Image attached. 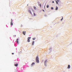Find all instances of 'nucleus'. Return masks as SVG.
<instances>
[{
    "label": "nucleus",
    "mask_w": 72,
    "mask_h": 72,
    "mask_svg": "<svg viewBox=\"0 0 72 72\" xmlns=\"http://www.w3.org/2000/svg\"><path fill=\"white\" fill-rule=\"evenodd\" d=\"M46 7H47V8H49V5H47Z\"/></svg>",
    "instance_id": "13"
},
{
    "label": "nucleus",
    "mask_w": 72,
    "mask_h": 72,
    "mask_svg": "<svg viewBox=\"0 0 72 72\" xmlns=\"http://www.w3.org/2000/svg\"><path fill=\"white\" fill-rule=\"evenodd\" d=\"M33 11V9L32 10Z\"/></svg>",
    "instance_id": "25"
},
{
    "label": "nucleus",
    "mask_w": 72,
    "mask_h": 72,
    "mask_svg": "<svg viewBox=\"0 0 72 72\" xmlns=\"http://www.w3.org/2000/svg\"><path fill=\"white\" fill-rule=\"evenodd\" d=\"M31 39V37H29L28 38V42H30V40Z\"/></svg>",
    "instance_id": "3"
},
{
    "label": "nucleus",
    "mask_w": 72,
    "mask_h": 72,
    "mask_svg": "<svg viewBox=\"0 0 72 72\" xmlns=\"http://www.w3.org/2000/svg\"><path fill=\"white\" fill-rule=\"evenodd\" d=\"M28 11L29 12V13H30V14H32V13L31 12V10H28Z\"/></svg>",
    "instance_id": "6"
},
{
    "label": "nucleus",
    "mask_w": 72,
    "mask_h": 72,
    "mask_svg": "<svg viewBox=\"0 0 72 72\" xmlns=\"http://www.w3.org/2000/svg\"><path fill=\"white\" fill-rule=\"evenodd\" d=\"M34 43H35V42L34 41H32V45H34Z\"/></svg>",
    "instance_id": "5"
},
{
    "label": "nucleus",
    "mask_w": 72,
    "mask_h": 72,
    "mask_svg": "<svg viewBox=\"0 0 72 72\" xmlns=\"http://www.w3.org/2000/svg\"><path fill=\"white\" fill-rule=\"evenodd\" d=\"M34 16H35L36 15V14L35 13H34Z\"/></svg>",
    "instance_id": "19"
},
{
    "label": "nucleus",
    "mask_w": 72,
    "mask_h": 72,
    "mask_svg": "<svg viewBox=\"0 0 72 72\" xmlns=\"http://www.w3.org/2000/svg\"><path fill=\"white\" fill-rule=\"evenodd\" d=\"M39 6H40V7H41V4H39Z\"/></svg>",
    "instance_id": "18"
},
{
    "label": "nucleus",
    "mask_w": 72,
    "mask_h": 72,
    "mask_svg": "<svg viewBox=\"0 0 72 72\" xmlns=\"http://www.w3.org/2000/svg\"><path fill=\"white\" fill-rule=\"evenodd\" d=\"M12 55H13V54H14V53H12Z\"/></svg>",
    "instance_id": "20"
},
{
    "label": "nucleus",
    "mask_w": 72,
    "mask_h": 72,
    "mask_svg": "<svg viewBox=\"0 0 72 72\" xmlns=\"http://www.w3.org/2000/svg\"><path fill=\"white\" fill-rule=\"evenodd\" d=\"M11 26H13V19H11Z\"/></svg>",
    "instance_id": "2"
},
{
    "label": "nucleus",
    "mask_w": 72,
    "mask_h": 72,
    "mask_svg": "<svg viewBox=\"0 0 72 72\" xmlns=\"http://www.w3.org/2000/svg\"><path fill=\"white\" fill-rule=\"evenodd\" d=\"M23 35H25V34H26V32H23Z\"/></svg>",
    "instance_id": "7"
},
{
    "label": "nucleus",
    "mask_w": 72,
    "mask_h": 72,
    "mask_svg": "<svg viewBox=\"0 0 72 72\" xmlns=\"http://www.w3.org/2000/svg\"><path fill=\"white\" fill-rule=\"evenodd\" d=\"M34 8L35 10H36V7H35L34 6Z\"/></svg>",
    "instance_id": "12"
},
{
    "label": "nucleus",
    "mask_w": 72,
    "mask_h": 72,
    "mask_svg": "<svg viewBox=\"0 0 72 72\" xmlns=\"http://www.w3.org/2000/svg\"><path fill=\"white\" fill-rule=\"evenodd\" d=\"M36 39V38H33L32 39L33 40H35V39Z\"/></svg>",
    "instance_id": "14"
},
{
    "label": "nucleus",
    "mask_w": 72,
    "mask_h": 72,
    "mask_svg": "<svg viewBox=\"0 0 72 72\" xmlns=\"http://www.w3.org/2000/svg\"><path fill=\"white\" fill-rule=\"evenodd\" d=\"M63 17H62V19H61V21H62V20L63 19Z\"/></svg>",
    "instance_id": "21"
},
{
    "label": "nucleus",
    "mask_w": 72,
    "mask_h": 72,
    "mask_svg": "<svg viewBox=\"0 0 72 72\" xmlns=\"http://www.w3.org/2000/svg\"><path fill=\"white\" fill-rule=\"evenodd\" d=\"M51 9L53 10V9H54V8H53V7H51Z\"/></svg>",
    "instance_id": "16"
},
{
    "label": "nucleus",
    "mask_w": 72,
    "mask_h": 72,
    "mask_svg": "<svg viewBox=\"0 0 72 72\" xmlns=\"http://www.w3.org/2000/svg\"><path fill=\"white\" fill-rule=\"evenodd\" d=\"M36 60L37 63H39V57L37 56L36 58Z\"/></svg>",
    "instance_id": "1"
},
{
    "label": "nucleus",
    "mask_w": 72,
    "mask_h": 72,
    "mask_svg": "<svg viewBox=\"0 0 72 72\" xmlns=\"http://www.w3.org/2000/svg\"><path fill=\"white\" fill-rule=\"evenodd\" d=\"M46 63H47V60L45 61V64Z\"/></svg>",
    "instance_id": "15"
},
{
    "label": "nucleus",
    "mask_w": 72,
    "mask_h": 72,
    "mask_svg": "<svg viewBox=\"0 0 72 72\" xmlns=\"http://www.w3.org/2000/svg\"><path fill=\"white\" fill-rule=\"evenodd\" d=\"M52 3H54V1H53Z\"/></svg>",
    "instance_id": "23"
},
{
    "label": "nucleus",
    "mask_w": 72,
    "mask_h": 72,
    "mask_svg": "<svg viewBox=\"0 0 72 72\" xmlns=\"http://www.w3.org/2000/svg\"><path fill=\"white\" fill-rule=\"evenodd\" d=\"M34 64H35V63H34V62H33V63H32V64H31L32 66H33V65H34Z\"/></svg>",
    "instance_id": "10"
},
{
    "label": "nucleus",
    "mask_w": 72,
    "mask_h": 72,
    "mask_svg": "<svg viewBox=\"0 0 72 72\" xmlns=\"http://www.w3.org/2000/svg\"><path fill=\"white\" fill-rule=\"evenodd\" d=\"M56 2L57 4H58V2H57V1H56Z\"/></svg>",
    "instance_id": "17"
},
{
    "label": "nucleus",
    "mask_w": 72,
    "mask_h": 72,
    "mask_svg": "<svg viewBox=\"0 0 72 72\" xmlns=\"http://www.w3.org/2000/svg\"><path fill=\"white\" fill-rule=\"evenodd\" d=\"M19 41V39H17V40H16V41H17V44H18Z\"/></svg>",
    "instance_id": "4"
},
{
    "label": "nucleus",
    "mask_w": 72,
    "mask_h": 72,
    "mask_svg": "<svg viewBox=\"0 0 72 72\" xmlns=\"http://www.w3.org/2000/svg\"><path fill=\"white\" fill-rule=\"evenodd\" d=\"M43 11V12H45V11H44V10H42Z\"/></svg>",
    "instance_id": "24"
},
{
    "label": "nucleus",
    "mask_w": 72,
    "mask_h": 72,
    "mask_svg": "<svg viewBox=\"0 0 72 72\" xmlns=\"http://www.w3.org/2000/svg\"><path fill=\"white\" fill-rule=\"evenodd\" d=\"M58 9V7L57 6L56 7V10H57Z\"/></svg>",
    "instance_id": "11"
},
{
    "label": "nucleus",
    "mask_w": 72,
    "mask_h": 72,
    "mask_svg": "<svg viewBox=\"0 0 72 72\" xmlns=\"http://www.w3.org/2000/svg\"><path fill=\"white\" fill-rule=\"evenodd\" d=\"M70 65H69L68 66L67 68H68L69 69V68H70Z\"/></svg>",
    "instance_id": "8"
},
{
    "label": "nucleus",
    "mask_w": 72,
    "mask_h": 72,
    "mask_svg": "<svg viewBox=\"0 0 72 72\" xmlns=\"http://www.w3.org/2000/svg\"><path fill=\"white\" fill-rule=\"evenodd\" d=\"M58 2H59V0H57Z\"/></svg>",
    "instance_id": "22"
},
{
    "label": "nucleus",
    "mask_w": 72,
    "mask_h": 72,
    "mask_svg": "<svg viewBox=\"0 0 72 72\" xmlns=\"http://www.w3.org/2000/svg\"><path fill=\"white\" fill-rule=\"evenodd\" d=\"M14 66H15L16 67H17V66H18V64H15Z\"/></svg>",
    "instance_id": "9"
}]
</instances>
